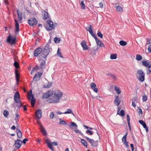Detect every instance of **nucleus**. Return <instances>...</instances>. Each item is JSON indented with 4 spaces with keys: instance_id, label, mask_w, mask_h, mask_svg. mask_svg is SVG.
Segmentation results:
<instances>
[{
    "instance_id": "nucleus-1",
    "label": "nucleus",
    "mask_w": 151,
    "mask_h": 151,
    "mask_svg": "<svg viewBox=\"0 0 151 151\" xmlns=\"http://www.w3.org/2000/svg\"><path fill=\"white\" fill-rule=\"evenodd\" d=\"M49 45L47 44L44 47L43 49L41 47H38L36 48L34 51L33 55L35 57H37L40 54L42 58H45L48 56L50 52Z\"/></svg>"
},
{
    "instance_id": "nucleus-2",
    "label": "nucleus",
    "mask_w": 151,
    "mask_h": 151,
    "mask_svg": "<svg viewBox=\"0 0 151 151\" xmlns=\"http://www.w3.org/2000/svg\"><path fill=\"white\" fill-rule=\"evenodd\" d=\"M63 94V93L60 90L55 91L54 94V96L50 98V99L48 100V102L52 103L58 102Z\"/></svg>"
},
{
    "instance_id": "nucleus-3",
    "label": "nucleus",
    "mask_w": 151,
    "mask_h": 151,
    "mask_svg": "<svg viewBox=\"0 0 151 151\" xmlns=\"http://www.w3.org/2000/svg\"><path fill=\"white\" fill-rule=\"evenodd\" d=\"M86 29L88 31L91 35L95 39L97 45L99 46V47H105L104 43L102 42L100 40L98 39L96 36L93 33L92 31V27L91 25H89L88 29L86 28Z\"/></svg>"
},
{
    "instance_id": "nucleus-4",
    "label": "nucleus",
    "mask_w": 151,
    "mask_h": 151,
    "mask_svg": "<svg viewBox=\"0 0 151 151\" xmlns=\"http://www.w3.org/2000/svg\"><path fill=\"white\" fill-rule=\"evenodd\" d=\"M44 27L47 30L50 31L55 29V27H56V26L54 24L52 21L48 19L47 21V24L45 25Z\"/></svg>"
},
{
    "instance_id": "nucleus-5",
    "label": "nucleus",
    "mask_w": 151,
    "mask_h": 151,
    "mask_svg": "<svg viewBox=\"0 0 151 151\" xmlns=\"http://www.w3.org/2000/svg\"><path fill=\"white\" fill-rule=\"evenodd\" d=\"M142 63V65L147 67V74H150L151 72V61L148 62V60H143Z\"/></svg>"
},
{
    "instance_id": "nucleus-6",
    "label": "nucleus",
    "mask_w": 151,
    "mask_h": 151,
    "mask_svg": "<svg viewBox=\"0 0 151 151\" xmlns=\"http://www.w3.org/2000/svg\"><path fill=\"white\" fill-rule=\"evenodd\" d=\"M145 74L142 70H139L137 73V78L138 80L141 82H143L145 80Z\"/></svg>"
},
{
    "instance_id": "nucleus-7",
    "label": "nucleus",
    "mask_w": 151,
    "mask_h": 151,
    "mask_svg": "<svg viewBox=\"0 0 151 151\" xmlns=\"http://www.w3.org/2000/svg\"><path fill=\"white\" fill-rule=\"evenodd\" d=\"M84 138H85L88 142H89L91 145L93 147H96L98 145L97 141H94L93 139H91L90 138L85 136Z\"/></svg>"
},
{
    "instance_id": "nucleus-8",
    "label": "nucleus",
    "mask_w": 151,
    "mask_h": 151,
    "mask_svg": "<svg viewBox=\"0 0 151 151\" xmlns=\"http://www.w3.org/2000/svg\"><path fill=\"white\" fill-rule=\"evenodd\" d=\"M16 41V38L13 37L10 34H9L7 39V42L11 45H14Z\"/></svg>"
},
{
    "instance_id": "nucleus-9",
    "label": "nucleus",
    "mask_w": 151,
    "mask_h": 151,
    "mask_svg": "<svg viewBox=\"0 0 151 151\" xmlns=\"http://www.w3.org/2000/svg\"><path fill=\"white\" fill-rule=\"evenodd\" d=\"M28 23L30 26H32L37 23V21L35 18H31L28 20Z\"/></svg>"
},
{
    "instance_id": "nucleus-10",
    "label": "nucleus",
    "mask_w": 151,
    "mask_h": 151,
    "mask_svg": "<svg viewBox=\"0 0 151 151\" xmlns=\"http://www.w3.org/2000/svg\"><path fill=\"white\" fill-rule=\"evenodd\" d=\"M53 93V91L52 90L48 91L43 94L42 98L43 99H46L52 95Z\"/></svg>"
},
{
    "instance_id": "nucleus-11",
    "label": "nucleus",
    "mask_w": 151,
    "mask_h": 151,
    "mask_svg": "<svg viewBox=\"0 0 151 151\" xmlns=\"http://www.w3.org/2000/svg\"><path fill=\"white\" fill-rule=\"evenodd\" d=\"M22 144V141L18 139L15 141L14 145L16 148L19 149L20 147Z\"/></svg>"
},
{
    "instance_id": "nucleus-12",
    "label": "nucleus",
    "mask_w": 151,
    "mask_h": 151,
    "mask_svg": "<svg viewBox=\"0 0 151 151\" xmlns=\"http://www.w3.org/2000/svg\"><path fill=\"white\" fill-rule=\"evenodd\" d=\"M42 75V73L40 72H38L33 77V79L34 81H37L39 80L40 77Z\"/></svg>"
},
{
    "instance_id": "nucleus-13",
    "label": "nucleus",
    "mask_w": 151,
    "mask_h": 151,
    "mask_svg": "<svg viewBox=\"0 0 151 151\" xmlns=\"http://www.w3.org/2000/svg\"><path fill=\"white\" fill-rule=\"evenodd\" d=\"M35 114L37 118L38 119H40L42 116V110L38 109L35 111Z\"/></svg>"
},
{
    "instance_id": "nucleus-14",
    "label": "nucleus",
    "mask_w": 151,
    "mask_h": 151,
    "mask_svg": "<svg viewBox=\"0 0 151 151\" xmlns=\"http://www.w3.org/2000/svg\"><path fill=\"white\" fill-rule=\"evenodd\" d=\"M139 123L142 125L143 127L145 129L146 132H148L149 131V129L147 127L146 124L142 120H139Z\"/></svg>"
},
{
    "instance_id": "nucleus-15",
    "label": "nucleus",
    "mask_w": 151,
    "mask_h": 151,
    "mask_svg": "<svg viewBox=\"0 0 151 151\" xmlns=\"http://www.w3.org/2000/svg\"><path fill=\"white\" fill-rule=\"evenodd\" d=\"M46 60V58H44V59L42 60L40 64V68L42 69H43L45 68L46 67L45 66V61Z\"/></svg>"
},
{
    "instance_id": "nucleus-16",
    "label": "nucleus",
    "mask_w": 151,
    "mask_h": 151,
    "mask_svg": "<svg viewBox=\"0 0 151 151\" xmlns=\"http://www.w3.org/2000/svg\"><path fill=\"white\" fill-rule=\"evenodd\" d=\"M42 12L43 14V19H46L49 18L48 14L47 12L42 10Z\"/></svg>"
},
{
    "instance_id": "nucleus-17",
    "label": "nucleus",
    "mask_w": 151,
    "mask_h": 151,
    "mask_svg": "<svg viewBox=\"0 0 151 151\" xmlns=\"http://www.w3.org/2000/svg\"><path fill=\"white\" fill-rule=\"evenodd\" d=\"M46 142L47 145L48 147L52 150L53 151L54 149L52 147V144L50 142V140L48 139L45 140Z\"/></svg>"
},
{
    "instance_id": "nucleus-18",
    "label": "nucleus",
    "mask_w": 151,
    "mask_h": 151,
    "mask_svg": "<svg viewBox=\"0 0 151 151\" xmlns=\"http://www.w3.org/2000/svg\"><path fill=\"white\" fill-rule=\"evenodd\" d=\"M20 100V96L19 92H16L14 96V100L16 102H17V100Z\"/></svg>"
},
{
    "instance_id": "nucleus-19",
    "label": "nucleus",
    "mask_w": 151,
    "mask_h": 151,
    "mask_svg": "<svg viewBox=\"0 0 151 151\" xmlns=\"http://www.w3.org/2000/svg\"><path fill=\"white\" fill-rule=\"evenodd\" d=\"M81 45L83 47V50H86L88 49V47L86 44V43L85 41L82 42L81 43Z\"/></svg>"
},
{
    "instance_id": "nucleus-20",
    "label": "nucleus",
    "mask_w": 151,
    "mask_h": 151,
    "mask_svg": "<svg viewBox=\"0 0 151 151\" xmlns=\"http://www.w3.org/2000/svg\"><path fill=\"white\" fill-rule=\"evenodd\" d=\"M40 128L41 131L43 134L44 135H46L47 134L46 131L41 124H40Z\"/></svg>"
},
{
    "instance_id": "nucleus-21",
    "label": "nucleus",
    "mask_w": 151,
    "mask_h": 151,
    "mask_svg": "<svg viewBox=\"0 0 151 151\" xmlns=\"http://www.w3.org/2000/svg\"><path fill=\"white\" fill-rule=\"evenodd\" d=\"M14 21L15 23V32H18L19 31V25L18 22L17 20L16 19H14Z\"/></svg>"
},
{
    "instance_id": "nucleus-22",
    "label": "nucleus",
    "mask_w": 151,
    "mask_h": 151,
    "mask_svg": "<svg viewBox=\"0 0 151 151\" xmlns=\"http://www.w3.org/2000/svg\"><path fill=\"white\" fill-rule=\"evenodd\" d=\"M91 86L92 89H93V91L95 92H97L98 91V89L97 88H96V85L94 83H92L91 84Z\"/></svg>"
},
{
    "instance_id": "nucleus-23",
    "label": "nucleus",
    "mask_w": 151,
    "mask_h": 151,
    "mask_svg": "<svg viewBox=\"0 0 151 151\" xmlns=\"http://www.w3.org/2000/svg\"><path fill=\"white\" fill-rule=\"evenodd\" d=\"M17 12L18 17L19 19V21H20L22 19V13L20 12H19V10L18 9H16Z\"/></svg>"
},
{
    "instance_id": "nucleus-24",
    "label": "nucleus",
    "mask_w": 151,
    "mask_h": 151,
    "mask_svg": "<svg viewBox=\"0 0 151 151\" xmlns=\"http://www.w3.org/2000/svg\"><path fill=\"white\" fill-rule=\"evenodd\" d=\"M15 77L16 80L17 84H18V82L19 80V74L18 72V70H15Z\"/></svg>"
},
{
    "instance_id": "nucleus-25",
    "label": "nucleus",
    "mask_w": 151,
    "mask_h": 151,
    "mask_svg": "<svg viewBox=\"0 0 151 151\" xmlns=\"http://www.w3.org/2000/svg\"><path fill=\"white\" fill-rule=\"evenodd\" d=\"M120 101L119 100V97L117 96L114 101V103L117 106H118L120 104Z\"/></svg>"
},
{
    "instance_id": "nucleus-26",
    "label": "nucleus",
    "mask_w": 151,
    "mask_h": 151,
    "mask_svg": "<svg viewBox=\"0 0 151 151\" xmlns=\"http://www.w3.org/2000/svg\"><path fill=\"white\" fill-rule=\"evenodd\" d=\"M16 130L17 137L19 138L21 137L22 136V134L21 132L17 128H16Z\"/></svg>"
},
{
    "instance_id": "nucleus-27",
    "label": "nucleus",
    "mask_w": 151,
    "mask_h": 151,
    "mask_svg": "<svg viewBox=\"0 0 151 151\" xmlns=\"http://www.w3.org/2000/svg\"><path fill=\"white\" fill-rule=\"evenodd\" d=\"M127 120L128 123V126L129 127V128L130 130H131V126L130 125V117L129 115L127 114Z\"/></svg>"
},
{
    "instance_id": "nucleus-28",
    "label": "nucleus",
    "mask_w": 151,
    "mask_h": 151,
    "mask_svg": "<svg viewBox=\"0 0 151 151\" xmlns=\"http://www.w3.org/2000/svg\"><path fill=\"white\" fill-rule=\"evenodd\" d=\"M74 132L76 133H78L80 134L84 138L85 136L81 132L80 130H78L77 129H75L74 130Z\"/></svg>"
},
{
    "instance_id": "nucleus-29",
    "label": "nucleus",
    "mask_w": 151,
    "mask_h": 151,
    "mask_svg": "<svg viewBox=\"0 0 151 151\" xmlns=\"http://www.w3.org/2000/svg\"><path fill=\"white\" fill-rule=\"evenodd\" d=\"M142 59V56L140 55L137 54L136 55V59L137 60L140 61Z\"/></svg>"
},
{
    "instance_id": "nucleus-30",
    "label": "nucleus",
    "mask_w": 151,
    "mask_h": 151,
    "mask_svg": "<svg viewBox=\"0 0 151 151\" xmlns=\"http://www.w3.org/2000/svg\"><path fill=\"white\" fill-rule=\"evenodd\" d=\"M108 76L110 77V78L113 79L114 80L116 79V77L114 75L111 74H108Z\"/></svg>"
},
{
    "instance_id": "nucleus-31",
    "label": "nucleus",
    "mask_w": 151,
    "mask_h": 151,
    "mask_svg": "<svg viewBox=\"0 0 151 151\" xmlns=\"http://www.w3.org/2000/svg\"><path fill=\"white\" fill-rule=\"evenodd\" d=\"M110 58L111 59H115L117 58V55L116 54H112L111 55Z\"/></svg>"
},
{
    "instance_id": "nucleus-32",
    "label": "nucleus",
    "mask_w": 151,
    "mask_h": 151,
    "mask_svg": "<svg viewBox=\"0 0 151 151\" xmlns=\"http://www.w3.org/2000/svg\"><path fill=\"white\" fill-rule=\"evenodd\" d=\"M81 142L86 147H87V143L86 141L83 139H81Z\"/></svg>"
},
{
    "instance_id": "nucleus-33",
    "label": "nucleus",
    "mask_w": 151,
    "mask_h": 151,
    "mask_svg": "<svg viewBox=\"0 0 151 151\" xmlns=\"http://www.w3.org/2000/svg\"><path fill=\"white\" fill-rule=\"evenodd\" d=\"M72 114L74 116V114L72 112V110L70 109H68L67 111L64 112L63 114Z\"/></svg>"
},
{
    "instance_id": "nucleus-34",
    "label": "nucleus",
    "mask_w": 151,
    "mask_h": 151,
    "mask_svg": "<svg viewBox=\"0 0 151 151\" xmlns=\"http://www.w3.org/2000/svg\"><path fill=\"white\" fill-rule=\"evenodd\" d=\"M17 102H16L17 104V106L19 108H20L22 106V104L21 101L20 100H17Z\"/></svg>"
},
{
    "instance_id": "nucleus-35",
    "label": "nucleus",
    "mask_w": 151,
    "mask_h": 151,
    "mask_svg": "<svg viewBox=\"0 0 151 151\" xmlns=\"http://www.w3.org/2000/svg\"><path fill=\"white\" fill-rule=\"evenodd\" d=\"M119 43L120 45L122 46H124L127 45V43L126 42L124 41L123 40H121L120 41Z\"/></svg>"
},
{
    "instance_id": "nucleus-36",
    "label": "nucleus",
    "mask_w": 151,
    "mask_h": 151,
    "mask_svg": "<svg viewBox=\"0 0 151 151\" xmlns=\"http://www.w3.org/2000/svg\"><path fill=\"white\" fill-rule=\"evenodd\" d=\"M15 62L14 63V65L16 68H19V66L18 63L16 61L15 59H14Z\"/></svg>"
},
{
    "instance_id": "nucleus-37",
    "label": "nucleus",
    "mask_w": 151,
    "mask_h": 151,
    "mask_svg": "<svg viewBox=\"0 0 151 151\" xmlns=\"http://www.w3.org/2000/svg\"><path fill=\"white\" fill-rule=\"evenodd\" d=\"M114 89L117 94H119L120 93L121 91L118 87L116 86H115Z\"/></svg>"
},
{
    "instance_id": "nucleus-38",
    "label": "nucleus",
    "mask_w": 151,
    "mask_h": 151,
    "mask_svg": "<svg viewBox=\"0 0 151 151\" xmlns=\"http://www.w3.org/2000/svg\"><path fill=\"white\" fill-rule=\"evenodd\" d=\"M3 114L5 117H7L9 114V112L7 110H4L3 112Z\"/></svg>"
},
{
    "instance_id": "nucleus-39",
    "label": "nucleus",
    "mask_w": 151,
    "mask_h": 151,
    "mask_svg": "<svg viewBox=\"0 0 151 151\" xmlns=\"http://www.w3.org/2000/svg\"><path fill=\"white\" fill-rule=\"evenodd\" d=\"M116 9L119 12H122L123 11V9L122 7L120 6H117L116 7Z\"/></svg>"
},
{
    "instance_id": "nucleus-40",
    "label": "nucleus",
    "mask_w": 151,
    "mask_h": 151,
    "mask_svg": "<svg viewBox=\"0 0 151 151\" xmlns=\"http://www.w3.org/2000/svg\"><path fill=\"white\" fill-rule=\"evenodd\" d=\"M73 126H74L76 127H77L78 126L76 123L74 122H71L70 123V124L69 127L70 128H72L71 127Z\"/></svg>"
},
{
    "instance_id": "nucleus-41",
    "label": "nucleus",
    "mask_w": 151,
    "mask_h": 151,
    "mask_svg": "<svg viewBox=\"0 0 151 151\" xmlns=\"http://www.w3.org/2000/svg\"><path fill=\"white\" fill-rule=\"evenodd\" d=\"M80 5H81V8L82 9H85V6L84 3V1H81Z\"/></svg>"
},
{
    "instance_id": "nucleus-42",
    "label": "nucleus",
    "mask_w": 151,
    "mask_h": 151,
    "mask_svg": "<svg viewBox=\"0 0 151 151\" xmlns=\"http://www.w3.org/2000/svg\"><path fill=\"white\" fill-rule=\"evenodd\" d=\"M117 114H119L121 116H124L125 115V112L123 110H121L120 113H117Z\"/></svg>"
},
{
    "instance_id": "nucleus-43",
    "label": "nucleus",
    "mask_w": 151,
    "mask_h": 151,
    "mask_svg": "<svg viewBox=\"0 0 151 151\" xmlns=\"http://www.w3.org/2000/svg\"><path fill=\"white\" fill-rule=\"evenodd\" d=\"M60 38L55 37L54 39L55 42L56 43H58L60 42Z\"/></svg>"
},
{
    "instance_id": "nucleus-44",
    "label": "nucleus",
    "mask_w": 151,
    "mask_h": 151,
    "mask_svg": "<svg viewBox=\"0 0 151 151\" xmlns=\"http://www.w3.org/2000/svg\"><path fill=\"white\" fill-rule=\"evenodd\" d=\"M127 132H126V134L122 138V142L127 141Z\"/></svg>"
},
{
    "instance_id": "nucleus-45",
    "label": "nucleus",
    "mask_w": 151,
    "mask_h": 151,
    "mask_svg": "<svg viewBox=\"0 0 151 151\" xmlns=\"http://www.w3.org/2000/svg\"><path fill=\"white\" fill-rule=\"evenodd\" d=\"M51 85L52 84L49 82L47 85H44L43 86V87L44 88H49L51 86Z\"/></svg>"
},
{
    "instance_id": "nucleus-46",
    "label": "nucleus",
    "mask_w": 151,
    "mask_h": 151,
    "mask_svg": "<svg viewBox=\"0 0 151 151\" xmlns=\"http://www.w3.org/2000/svg\"><path fill=\"white\" fill-rule=\"evenodd\" d=\"M30 91H31V94L30 95H29V99L31 100L32 99H35V97H34V95L32 93V90H30Z\"/></svg>"
},
{
    "instance_id": "nucleus-47",
    "label": "nucleus",
    "mask_w": 151,
    "mask_h": 151,
    "mask_svg": "<svg viewBox=\"0 0 151 151\" xmlns=\"http://www.w3.org/2000/svg\"><path fill=\"white\" fill-rule=\"evenodd\" d=\"M147 96L146 94H144L143 96H142V101L143 102H145L147 101Z\"/></svg>"
},
{
    "instance_id": "nucleus-48",
    "label": "nucleus",
    "mask_w": 151,
    "mask_h": 151,
    "mask_svg": "<svg viewBox=\"0 0 151 151\" xmlns=\"http://www.w3.org/2000/svg\"><path fill=\"white\" fill-rule=\"evenodd\" d=\"M35 102V99H32L31 101V104L32 106H34Z\"/></svg>"
},
{
    "instance_id": "nucleus-49",
    "label": "nucleus",
    "mask_w": 151,
    "mask_h": 151,
    "mask_svg": "<svg viewBox=\"0 0 151 151\" xmlns=\"http://www.w3.org/2000/svg\"><path fill=\"white\" fill-rule=\"evenodd\" d=\"M59 124L65 125L67 124V123L65 121L62 120L59 122Z\"/></svg>"
},
{
    "instance_id": "nucleus-50",
    "label": "nucleus",
    "mask_w": 151,
    "mask_h": 151,
    "mask_svg": "<svg viewBox=\"0 0 151 151\" xmlns=\"http://www.w3.org/2000/svg\"><path fill=\"white\" fill-rule=\"evenodd\" d=\"M97 35L99 37H100L101 38H103V35L100 31H98Z\"/></svg>"
},
{
    "instance_id": "nucleus-51",
    "label": "nucleus",
    "mask_w": 151,
    "mask_h": 151,
    "mask_svg": "<svg viewBox=\"0 0 151 151\" xmlns=\"http://www.w3.org/2000/svg\"><path fill=\"white\" fill-rule=\"evenodd\" d=\"M86 133L87 134L89 133V134L91 135H92L93 134V132L92 131H90L89 130H86Z\"/></svg>"
},
{
    "instance_id": "nucleus-52",
    "label": "nucleus",
    "mask_w": 151,
    "mask_h": 151,
    "mask_svg": "<svg viewBox=\"0 0 151 151\" xmlns=\"http://www.w3.org/2000/svg\"><path fill=\"white\" fill-rule=\"evenodd\" d=\"M54 116V114L53 112H51L50 115V117L51 119H52Z\"/></svg>"
},
{
    "instance_id": "nucleus-53",
    "label": "nucleus",
    "mask_w": 151,
    "mask_h": 151,
    "mask_svg": "<svg viewBox=\"0 0 151 151\" xmlns=\"http://www.w3.org/2000/svg\"><path fill=\"white\" fill-rule=\"evenodd\" d=\"M123 142L125 145L126 147H129L128 142L127 141H124Z\"/></svg>"
},
{
    "instance_id": "nucleus-54",
    "label": "nucleus",
    "mask_w": 151,
    "mask_h": 151,
    "mask_svg": "<svg viewBox=\"0 0 151 151\" xmlns=\"http://www.w3.org/2000/svg\"><path fill=\"white\" fill-rule=\"evenodd\" d=\"M147 42L146 43V45H148L150 44V40L149 39L147 38L146 39Z\"/></svg>"
},
{
    "instance_id": "nucleus-55",
    "label": "nucleus",
    "mask_w": 151,
    "mask_h": 151,
    "mask_svg": "<svg viewBox=\"0 0 151 151\" xmlns=\"http://www.w3.org/2000/svg\"><path fill=\"white\" fill-rule=\"evenodd\" d=\"M137 111L139 114H140V113H141V114H142V109L141 108H139V109H138L137 110Z\"/></svg>"
},
{
    "instance_id": "nucleus-56",
    "label": "nucleus",
    "mask_w": 151,
    "mask_h": 151,
    "mask_svg": "<svg viewBox=\"0 0 151 151\" xmlns=\"http://www.w3.org/2000/svg\"><path fill=\"white\" fill-rule=\"evenodd\" d=\"M99 7L101 8H102L103 7V4L102 2H101L99 3Z\"/></svg>"
},
{
    "instance_id": "nucleus-57",
    "label": "nucleus",
    "mask_w": 151,
    "mask_h": 151,
    "mask_svg": "<svg viewBox=\"0 0 151 151\" xmlns=\"http://www.w3.org/2000/svg\"><path fill=\"white\" fill-rule=\"evenodd\" d=\"M130 146L132 148V151H133L134 149L133 144H130Z\"/></svg>"
},
{
    "instance_id": "nucleus-58",
    "label": "nucleus",
    "mask_w": 151,
    "mask_h": 151,
    "mask_svg": "<svg viewBox=\"0 0 151 151\" xmlns=\"http://www.w3.org/2000/svg\"><path fill=\"white\" fill-rule=\"evenodd\" d=\"M36 70V68H34L32 70L31 72V74H32V73H34L35 70Z\"/></svg>"
},
{
    "instance_id": "nucleus-59",
    "label": "nucleus",
    "mask_w": 151,
    "mask_h": 151,
    "mask_svg": "<svg viewBox=\"0 0 151 151\" xmlns=\"http://www.w3.org/2000/svg\"><path fill=\"white\" fill-rule=\"evenodd\" d=\"M28 141V139L27 138H25L23 140V143L25 144L26 143V141Z\"/></svg>"
},
{
    "instance_id": "nucleus-60",
    "label": "nucleus",
    "mask_w": 151,
    "mask_h": 151,
    "mask_svg": "<svg viewBox=\"0 0 151 151\" xmlns=\"http://www.w3.org/2000/svg\"><path fill=\"white\" fill-rule=\"evenodd\" d=\"M51 143L52 144V145H53L55 146H57L58 145L57 143L55 142H52Z\"/></svg>"
},
{
    "instance_id": "nucleus-61",
    "label": "nucleus",
    "mask_w": 151,
    "mask_h": 151,
    "mask_svg": "<svg viewBox=\"0 0 151 151\" xmlns=\"http://www.w3.org/2000/svg\"><path fill=\"white\" fill-rule=\"evenodd\" d=\"M148 49V51L151 53V45H149Z\"/></svg>"
},
{
    "instance_id": "nucleus-62",
    "label": "nucleus",
    "mask_w": 151,
    "mask_h": 151,
    "mask_svg": "<svg viewBox=\"0 0 151 151\" xmlns=\"http://www.w3.org/2000/svg\"><path fill=\"white\" fill-rule=\"evenodd\" d=\"M4 3L6 5H7L9 4L8 0H4Z\"/></svg>"
},
{
    "instance_id": "nucleus-63",
    "label": "nucleus",
    "mask_w": 151,
    "mask_h": 151,
    "mask_svg": "<svg viewBox=\"0 0 151 151\" xmlns=\"http://www.w3.org/2000/svg\"><path fill=\"white\" fill-rule=\"evenodd\" d=\"M57 55L58 56L60 57L61 58H63V57L62 56V55L61 53H59V54H57Z\"/></svg>"
},
{
    "instance_id": "nucleus-64",
    "label": "nucleus",
    "mask_w": 151,
    "mask_h": 151,
    "mask_svg": "<svg viewBox=\"0 0 151 151\" xmlns=\"http://www.w3.org/2000/svg\"><path fill=\"white\" fill-rule=\"evenodd\" d=\"M132 105L134 107H135L136 106V104L134 102H132Z\"/></svg>"
}]
</instances>
